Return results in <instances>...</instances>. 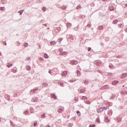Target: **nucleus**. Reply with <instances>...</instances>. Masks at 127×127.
Returning <instances> with one entry per match:
<instances>
[{
	"label": "nucleus",
	"mask_w": 127,
	"mask_h": 127,
	"mask_svg": "<svg viewBox=\"0 0 127 127\" xmlns=\"http://www.w3.org/2000/svg\"><path fill=\"white\" fill-rule=\"evenodd\" d=\"M0 56H1V53L0 52Z\"/></svg>",
	"instance_id": "61"
},
{
	"label": "nucleus",
	"mask_w": 127,
	"mask_h": 127,
	"mask_svg": "<svg viewBox=\"0 0 127 127\" xmlns=\"http://www.w3.org/2000/svg\"><path fill=\"white\" fill-rule=\"evenodd\" d=\"M12 72H13V73H16V72H17V70H16V69H12Z\"/></svg>",
	"instance_id": "34"
},
{
	"label": "nucleus",
	"mask_w": 127,
	"mask_h": 127,
	"mask_svg": "<svg viewBox=\"0 0 127 127\" xmlns=\"http://www.w3.org/2000/svg\"><path fill=\"white\" fill-rule=\"evenodd\" d=\"M108 75L109 77H110V78H113V73H112L111 72H109L108 73Z\"/></svg>",
	"instance_id": "11"
},
{
	"label": "nucleus",
	"mask_w": 127,
	"mask_h": 127,
	"mask_svg": "<svg viewBox=\"0 0 127 127\" xmlns=\"http://www.w3.org/2000/svg\"><path fill=\"white\" fill-rule=\"evenodd\" d=\"M108 116H109V117L112 116V115H113V112L112 111L108 112Z\"/></svg>",
	"instance_id": "14"
},
{
	"label": "nucleus",
	"mask_w": 127,
	"mask_h": 127,
	"mask_svg": "<svg viewBox=\"0 0 127 127\" xmlns=\"http://www.w3.org/2000/svg\"><path fill=\"white\" fill-rule=\"evenodd\" d=\"M88 98L86 96H82L81 98V100H87Z\"/></svg>",
	"instance_id": "20"
},
{
	"label": "nucleus",
	"mask_w": 127,
	"mask_h": 127,
	"mask_svg": "<svg viewBox=\"0 0 127 127\" xmlns=\"http://www.w3.org/2000/svg\"><path fill=\"white\" fill-rule=\"evenodd\" d=\"M105 121L106 122H107V123H109V122H110V120H109V118L108 117H106L105 118Z\"/></svg>",
	"instance_id": "25"
},
{
	"label": "nucleus",
	"mask_w": 127,
	"mask_h": 127,
	"mask_svg": "<svg viewBox=\"0 0 127 127\" xmlns=\"http://www.w3.org/2000/svg\"><path fill=\"white\" fill-rule=\"evenodd\" d=\"M51 98L55 99V100H56L57 99L56 95H55V94H53L51 95Z\"/></svg>",
	"instance_id": "8"
},
{
	"label": "nucleus",
	"mask_w": 127,
	"mask_h": 127,
	"mask_svg": "<svg viewBox=\"0 0 127 127\" xmlns=\"http://www.w3.org/2000/svg\"><path fill=\"white\" fill-rule=\"evenodd\" d=\"M67 36V37H68V39H70V40H74V37H73V36Z\"/></svg>",
	"instance_id": "10"
},
{
	"label": "nucleus",
	"mask_w": 127,
	"mask_h": 127,
	"mask_svg": "<svg viewBox=\"0 0 127 127\" xmlns=\"http://www.w3.org/2000/svg\"><path fill=\"white\" fill-rule=\"evenodd\" d=\"M47 127H50V126H47Z\"/></svg>",
	"instance_id": "63"
},
{
	"label": "nucleus",
	"mask_w": 127,
	"mask_h": 127,
	"mask_svg": "<svg viewBox=\"0 0 127 127\" xmlns=\"http://www.w3.org/2000/svg\"><path fill=\"white\" fill-rule=\"evenodd\" d=\"M51 45H55L56 44V41H53L50 42Z\"/></svg>",
	"instance_id": "13"
},
{
	"label": "nucleus",
	"mask_w": 127,
	"mask_h": 127,
	"mask_svg": "<svg viewBox=\"0 0 127 127\" xmlns=\"http://www.w3.org/2000/svg\"><path fill=\"white\" fill-rule=\"evenodd\" d=\"M42 117L43 118H45V114H44L42 115Z\"/></svg>",
	"instance_id": "54"
},
{
	"label": "nucleus",
	"mask_w": 127,
	"mask_h": 127,
	"mask_svg": "<svg viewBox=\"0 0 127 127\" xmlns=\"http://www.w3.org/2000/svg\"><path fill=\"white\" fill-rule=\"evenodd\" d=\"M26 69L28 71H29V70H30V66L29 65H28L27 67H26Z\"/></svg>",
	"instance_id": "33"
},
{
	"label": "nucleus",
	"mask_w": 127,
	"mask_h": 127,
	"mask_svg": "<svg viewBox=\"0 0 127 127\" xmlns=\"http://www.w3.org/2000/svg\"><path fill=\"white\" fill-rule=\"evenodd\" d=\"M96 122H97V123H100V119L97 118V119H96Z\"/></svg>",
	"instance_id": "44"
},
{
	"label": "nucleus",
	"mask_w": 127,
	"mask_h": 127,
	"mask_svg": "<svg viewBox=\"0 0 127 127\" xmlns=\"http://www.w3.org/2000/svg\"><path fill=\"white\" fill-rule=\"evenodd\" d=\"M18 43L19 44H17V46H19V45H20V43L19 42H18Z\"/></svg>",
	"instance_id": "53"
},
{
	"label": "nucleus",
	"mask_w": 127,
	"mask_h": 127,
	"mask_svg": "<svg viewBox=\"0 0 127 127\" xmlns=\"http://www.w3.org/2000/svg\"><path fill=\"white\" fill-rule=\"evenodd\" d=\"M103 1H107L108 0H102Z\"/></svg>",
	"instance_id": "60"
},
{
	"label": "nucleus",
	"mask_w": 127,
	"mask_h": 127,
	"mask_svg": "<svg viewBox=\"0 0 127 127\" xmlns=\"http://www.w3.org/2000/svg\"><path fill=\"white\" fill-rule=\"evenodd\" d=\"M38 101V98H33V99L32 100V101L34 102L35 103H37Z\"/></svg>",
	"instance_id": "7"
},
{
	"label": "nucleus",
	"mask_w": 127,
	"mask_h": 127,
	"mask_svg": "<svg viewBox=\"0 0 127 127\" xmlns=\"http://www.w3.org/2000/svg\"><path fill=\"white\" fill-rule=\"evenodd\" d=\"M126 77H127V73H124L121 75L122 79H124V78H126Z\"/></svg>",
	"instance_id": "3"
},
{
	"label": "nucleus",
	"mask_w": 127,
	"mask_h": 127,
	"mask_svg": "<svg viewBox=\"0 0 127 127\" xmlns=\"http://www.w3.org/2000/svg\"><path fill=\"white\" fill-rule=\"evenodd\" d=\"M74 101L75 102H78V101H79V99H78V98L77 97H75L74 99Z\"/></svg>",
	"instance_id": "42"
},
{
	"label": "nucleus",
	"mask_w": 127,
	"mask_h": 127,
	"mask_svg": "<svg viewBox=\"0 0 127 127\" xmlns=\"http://www.w3.org/2000/svg\"><path fill=\"white\" fill-rule=\"evenodd\" d=\"M66 74H67V71H64L63 73H62L63 76H66Z\"/></svg>",
	"instance_id": "19"
},
{
	"label": "nucleus",
	"mask_w": 127,
	"mask_h": 127,
	"mask_svg": "<svg viewBox=\"0 0 127 127\" xmlns=\"http://www.w3.org/2000/svg\"><path fill=\"white\" fill-rule=\"evenodd\" d=\"M88 103H89V101H87V102H86V104H89Z\"/></svg>",
	"instance_id": "59"
},
{
	"label": "nucleus",
	"mask_w": 127,
	"mask_h": 127,
	"mask_svg": "<svg viewBox=\"0 0 127 127\" xmlns=\"http://www.w3.org/2000/svg\"><path fill=\"white\" fill-rule=\"evenodd\" d=\"M42 9H43V10H44V11H45V10H46V8L43 7L42 8Z\"/></svg>",
	"instance_id": "46"
},
{
	"label": "nucleus",
	"mask_w": 127,
	"mask_h": 127,
	"mask_svg": "<svg viewBox=\"0 0 127 127\" xmlns=\"http://www.w3.org/2000/svg\"><path fill=\"white\" fill-rule=\"evenodd\" d=\"M35 91H38V88L34 89L33 90H31V94H34L35 93Z\"/></svg>",
	"instance_id": "5"
},
{
	"label": "nucleus",
	"mask_w": 127,
	"mask_h": 127,
	"mask_svg": "<svg viewBox=\"0 0 127 127\" xmlns=\"http://www.w3.org/2000/svg\"><path fill=\"white\" fill-rule=\"evenodd\" d=\"M126 94H127V91H122L121 92V95H126Z\"/></svg>",
	"instance_id": "9"
},
{
	"label": "nucleus",
	"mask_w": 127,
	"mask_h": 127,
	"mask_svg": "<svg viewBox=\"0 0 127 127\" xmlns=\"http://www.w3.org/2000/svg\"><path fill=\"white\" fill-rule=\"evenodd\" d=\"M24 46L25 47H27V46H28V44L27 43H25L24 44Z\"/></svg>",
	"instance_id": "36"
},
{
	"label": "nucleus",
	"mask_w": 127,
	"mask_h": 127,
	"mask_svg": "<svg viewBox=\"0 0 127 127\" xmlns=\"http://www.w3.org/2000/svg\"><path fill=\"white\" fill-rule=\"evenodd\" d=\"M11 66H12V64H7V67H8V68H9V67H11Z\"/></svg>",
	"instance_id": "27"
},
{
	"label": "nucleus",
	"mask_w": 127,
	"mask_h": 127,
	"mask_svg": "<svg viewBox=\"0 0 127 127\" xmlns=\"http://www.w3.org/2000/svg\"><path fill=\"white\" fill-rule=\"evenodd\" d=\"M34 127H36V126H37V123L35 122V123H34Z\"/></svg>",
	"instance_id": "47"
},
{
	"label": "nucleus",
	"mask_w": 127,
	"mask_h": 127,
	"mask_svg": "<svg viewBox=\"0 0 127 127\" xmlns=\"http://www.w3.org/2000/svg\"><path fill=\"white\" fill-rule=\"evenodd\" d=\"M87 26H91V24H88Z\"/></svg>",
	"instance_id": "57"
},
{
	"label": "nucleus",
	"mask_w": 127,
	"mask_h": 127,
	"mask_svg": "<svg viewBox=\"0 0 127 127\" xmlns=\"http://www.w3.org/2000/svg\"><path fill=\"white\" fill-rule=\"evenodd\" d=\"M117 122H122V118L119 117L117 118Z\"/></svg>",
	"instance_id": "22"
},
{
	"label": "nucleus",
	"mask_w": 127,
	"mask_h": 127,
	"mask_svg": "<svg viewBox=\"0 0 127 127\" xmlns=\"http://www.w3.org/2000/svg\"><path fill=\"white\" fill-rule=\"evenodd\" d=\"M91 48L90 47H89L88 49V51H91Z\"/></svg>",
	"instance_id": "52"
},
{
	"label": "nucleus",
	"mask_w": 127,
	"mask_h": 127,
	"mask_svg": "<svg viewBox=\"0 0 127 127\" xmlns=\"http://www.w3.org/2000/svg\"><path fill=\"white\" fill-rule=\"evenodd\" d=\"M76 113H77L78 116H79V117H80V116H81V113H80V111H77L76 112Z\"/></svg>",
	"instance_id": "37"
},
{
	"label": "nucleus",
	"mask_w": 127,
	"mask_h": 127,
	"mask_svg": "<svg viewBox=\"0 0 127 127\" xmlns=\"http://www.w3.org/2000/svg\"><path fill=\"white\" fill-rule=\"evenodd\" d=\"M76 73H77V76H81V72H80V71L77 70Z\"/></svg>",
	"instance_id": "23"
},
{
	"label": "nucleus",
	"mask_w": 127,
	"mask_h": 127,
	"mask_svg": "<svg viewBox=\"0 0 127 127\" xmlns=\"http://www.w3.org/2000/svg\"><path fill=\"white\" fill-rule=\"evenodd\" d=\"M3 45H6V43L5 42H3Z\"/></svg>",
	"instance_id": "55"
},
{
	"label": "nucleus",
	"mask_w": 127,
	"mask_h": 127,
	"mask_svg": "<svg viewBox=\"0 0 127 127\" xmlns=\"http://www.w3.org/2000/svg\"><path fill=\"white\" fill-rule=\"evenodd\" d=\"M43 25H44L45 26H47V24H43Z\"/></svg>",
	"instance_id": "56"
},
{
	"label": "nucleus",
	"mask_w": 127,
	"mask_h": 127,
	"mask_svg": "<svg viewBox=\"0 0 127 127\" xmlns=\"http://www.w3.org/2000/svg\"><path fill=\"white\" fill-rule=\"evenodd\" d=\"M96 65L97 66H100L101 65V63L100 62H97L95 63Z\"/></svg>",
	"instance_id": "18"
},
{
	"label": "nucleus",
	"mask_w": 127,
	"mask_h": 127,
	"mask_svg": "<svg viewBox=\"0 0 127 127\" xmlns=\"http://www.w3.org/2000/svg\"><path fill=\"white\" fill-rule=\"evenodd\" d=\"M49 74H51V75H52V76H53V74H52V71H51V70H49Z\"/></svg>",
	"instance_id": "40"
},
{
	"label": "nucleus",
	"mask_w": 127,
	"mask_h": 127,
	"mask_svg": "<svg viewBox=\"0 0 127 127\" xmlns=\"http://www.w3.org/2000/svg\"><path fill=\"white\" fill-rule=\"evenodd\" d=\"M102 109L103 111H105V110H108V109H109V107L102 106Z\"/></svg>",
	"instance_id": "15"
},
{
	"label": "nucleus",
	"mask_w": 127,
	"mask_h": 127,
	"mask_svg": "<svg viewBox=\"0 0 127 127\" xmlns=\"http://www.w3.org/2000/svg\"><path fill=\"white\" fill-rule=\"evenodd\" d=\"M4 98L6 100H7V101H9V96L8 94H5L4 95Z\"/></svg>",
	"instance_id": "6"
},
{
	"label": "nucleus",
	"mask_w": 127,
	"mask_h": 127,
	"mask_svg": "<svg viewBox=\"0 0 127 127\" xmlns=\"http://www.w3.org/2000/svg\"><path fill=\"white\" fill-rule=\"evenodd\" d=\"M119 26H120L121 28L123 27V24H120Z\"/></svg>",
	"instance_id": "50"
},
{
	"label": "nucleus",
	"mask_w": 127,
	"mask_h": 127,
	"mask_svg": "<svg viewBox=\"0 0 127 127\" xmlns=\"http://www.w3.org/2000/svg\"><path fill=\"white\" fill-rule=\"evenodd\" d=\"M117 84H119V81L118 80H114V81L112 82V85H113V86L117 85Z\"/></svg>",
	"instance_id": "4"
},
{
	"label": "nucleus",
	"mask_w": 127,
	"mask_h": 127,
	"mask_svg": "<svg viewBox=\"0 0 127 127\" xmlns=\"http://www.w3.org/2000/svg\"><path fill=\"white\" fill-rule=\"evenodd\" d=\"M59 84L60 85V86H61L62 87H64V86H63V85H64V84L63 83V82H59Z\"/></svg>",
	"instance_id": "29"
},
{
	"label": "nucleus",
	"mask_w": 127,
	"mask_h": 127,
	"mask_svg": "<svg viewBox=\"0 0 127 127\" xmlns=\"http://www.w3.org/2000/svg\"><path fill=\"white\" fill-rule=\"evenodd\" d=\"M103 28H104V27L102 25L98 27V29L99 30H103Z\"/></svg>",
	"instance_id": "17"
},
{
	"label": "nucleus",
	"mask_w": 127,
	"mask_h": 127,
	"mask_svg": "<svg viewBox=\"0 0 127 127\" xmlns=\"http://www.w3.org/2000/svg\"><path fill=\"white\" fill-rule=\"evenodd\" d=\"M4 9V8H3V7H0V10H3Z\"/></svg>",
	"instance_id": "45"
},
{
	"label": "nucleus",
	"mask_w": 127,
	"mask_h": 127,
	"mask_svg": "<svg viewBox=\"0 0 127 127\" xmlns=\"http://www.w3.org/2000/svg\"><path fill=\"white\" fill-rule=\"evenodd\" d=\"M62 112H63V109H59L58 110V112L59 113H62Z\"/></svg>",
	"instance_id": "31"
},
{
	"label": "nucleus",
	"mask_w": 127,
	"mask_h": 127,
	"mask_svg": "<svg viewBox=\"0 0 127 127\" xmlns=\"http://www.w3.org/2000/svg\"><path fill=\"white\" fill-rule=\"evenodd\" d=\"M125 6H126L127 7V4H125Z\"/></svg>",
	"instance_id": "62"
},
{
	"label": "nucleus",
	"mask_w": 127,
	"mask_h": 127,
	"mask_svg": "<svg viewBox=\"0 0 127 127\" xmlns=\"http://www.w3.org/2000/svg\"><path fill=\"white\" fill-rule=\"evenodd\" d=\"M85 89H81L79 92L80 93H84L85 92Z\"/></svg>",
	"instance_id": "38"
},
{
	"label": "nucleus",
	"mask_w": 127,
	"mask_h": 127,
	"mask_svg": "<svg viewBox=\"0 0 127 127\" xmlns=\"http://www.w3.org/2000/svg\"><path fill=\"white\" fill-rule=\"evenodd\" d=\"M71 26H72V25L71 24V23H67V26L68 27H71Z\"/></svg>",
	"instance_id": "32"
},
{
	"label": "nucleus",
	"mask_w": 127,
	"mask_h": 127,
	"mask_svg": "<svg viewBox=\"0 0 127 127\" xmlns=\"http://www.w3.org/2000/svg\"><path fill=\"white\" fill-rule=\"evenodd\" d=\"M44 58L47 59V58H48V55H47V54H44Z\"/></svg>",
	"instance_id": "21"
},
{
	"label": "nucleus",
	"mask_w": 127,
	"mask_h": 127,
	"mask_svg": "<svg viewBox=\"0 0 127 127\" xmlns=\"http://www.w3.org/2000/svg\"><path fill=\"white\" fill-rule=\"evenodd\" d=\"M76 8V9H81V8H82V6H81L80 5H78L77 6Z\"/></svg>",
	"instance_id": "26"
},
{
	"label": "nucleus",
	"mask_w": 127,
	"mask_h": 127,
	"mask_svg": "<svg viewBox=\"0 0 127 127\" xmlns=\"http://www.w3.org/2000/svg\"><path fill=\"white\" fill-rule=\"evenodd\" d=\"M43 86H44V87H47L48 86V84L46 83H44L43 84Z\"/></svg>",
	"instance_id": "30"
},
{
	"label": "nucleus",
	"mask_w": 127,
	"mask_h": 127,
	"mask_svg": "<svg viewBox=\"0 0 127 127\" xmlns=\"http://www.w3.org/2000/svg\"><path fill=\"white\" fill-rule=\"evenodd\" d=\"M107 105H108V106H111L112 105L111 103H110V102L107 103Z\"/></svg>",
	"instance_id": "49"
},
{
	"label": "nucleus",
	"mask_w": 127,
	"mask_h": 127,
	"mask_svg": "<svg viewBox=\"0 0 127 127\" xmlns=\"http://www.w3.org/2000/svg\"><path fill=\"white\" fill-rule=\"evenodd\" d=\"M97 113H102V112H104V111L103 110V107H101L99 109H97Z\"/></svg>",
	"instance_id": "2"
},
{
	"label": "nucleus",
	"mask_w": 127,
	"mask_h": 127,
	"mask_svg": "<svg viewBox=\"0 0 127 127\" xmlns=\"http://www.w3.org/2000/svg\"><path fill=\"white\" fill-rule=\"evenodd\" d=\"M68 127H72V124H71V123L68 124Z\"/></svg>",
	"instance_id": "48"
},
{
	"label": "nucleus",
	"mask_w": 127,
	"mask_h": 127,
	"mask_svg": "<svg viewBox=\"0 0 127 127\" xmlns=\"http://www.w3.org/2000/svg\"><path fill=\"white\" fill-rule=\"evenodd\" d=\"M62 9H66V8H67V6H64V5H63L62 6Z\"/></svg>",
	"instance_id": "28"
},
{
	"label": "nucleus",
	"mask_w": 127,
	"mask_h": 127,
	"mask_svg": "<svg viewBox=\"0 0 127 127\" xmlns=\"http://www.w3.org/2000/svg\"><path fill=\"white\" fill-rule=\"evenodd\" d=\"M110 68H111V65H109Z\"/></svg>",
	"instance_id": "64"
},
{
	"label": "nucleus",
	"mask_w": 127,
	"mask_h": 127,
	"mask_svg": "<svg viewBox=\"0 0 127 127\" xmlns=\"http://www.w3.org/2000/svg\"><path fill=\"white\" fill-rule=\"evenodd\" d=\"M96 127V125L93 124V125H90L89 126V127Z\"/></svg>",
	"instance_id": "39"
},
{
	"label": "nucleus",
	"mask_w": 127,
	"mask_h": 127,
	"mask_svg": "<svg viewBox=\"0 0 127 127\" xmlns=\"http://www.w3.org/2000/svg\"><path fill=\"white\" fill-rule=\"evenodd\" d=\"M29 59H30V57H28L26 58V60H27L28 61L29 60Z\"/></svg>",
	"instance_id": "51"
},
{
	"label": "nucleus",
	"mask_w": 127,
	"mask_h": 127,
	"mask_svg": "<svg viewBox=\"0 0 127 127\" xmlns=\"http://www.w3.org/2000/svg\"><path fill=\"white\" fill-rule=\"evenodd\" d=\"M27 114H28V111L27 110L25 111L24 114L25 115H27Z\"/></svg>",
	"instance_id": "43"
},
{
	"label": "nucleus",
	"mask_w": 127,
	"mask_h": 127,
	"mask_svg": "<svg viewBox=\"0 0 127 127\" xmlns=\"http://www.w3.org/2000/svg\"><path fill=\"white\" fill-rule=\"evenodd\" d=\"M70 63H71L72 65H76L78 64V62L76 60H71Z\"/></svg>",
	"instance_id": "1"
},
{
	"label": "nucleus",
	"mask_w": 127,
	"mask_h": 127,
	"mask_svg": "<svg viewBox=\"0 0 127 127\" xmlns=\"http://www.w3.org/2000/svg\"><path fill=\"white\" fill-rule=\"evenodd\" d=\"M24 11L23 10H21L18 11V13H20V15H21L22 14L23 12Z\"/></svg>",
	"instance_id": "24"
},
{
	"label": "nucleus",
	"mask_w": 127,
	"mask_h": 127,
	"mask_svg": "<svg viewBox=\"0 0 127 127\" xmlns=\"http://www.w3.org/2000/svg\"><path fill=\"white\" fill-rule=\"evenodd\" d=\"M84 84H88L89 83V81L88 80H84Z\"/></svg>",
	"instance_id": "41"
},
{
	"label": "nucleus",
	"mask_w": 127,
	"mask_h": 127,
	"mask_svg": "<svg viewBox=\"0 0 127 127\" xmlns=\"http://www.w3.org/2000/svg\"><path fill=\"white\" fill-rule=\"evenodd\" d=\"M66 54H67V52H63L60 53V55H62V56L66 55Z\"/></svg>",
	"instance_id": "12"
},
{
	"label": "nucleus",
	"mask_w": 127,
	"mask_h": 127,
	"mask_svg": "<svg viewBox=\"0 0 127 127\" xmlns=\"http://www.w3.org/2000/svg\"><path fill=\"white\" fill-rule=\"evenodd\" d=\"M113 23H114V24H116V23H118V20H117V19L114 20L113 21Z\"/></svg>",
	"instance_id": "35"
},
{
	"label": "nucleus",
	"mask_w": 127,
	"mask_h": 127,
	"mask_svg": "<svg viewBox=\"0 0 127 127\" xmlns=\"http://www.w3.org/2000/svg\"><path fill=\"white\" fill-rule=\"evenodd\" d=\"M63 49H60V51H63Z\"/></svg>",
	"instance_id": "58"
},
{
	"label": "nucleus",
	"mask_w": 127,
	"mask_h": 127,
	"mask_svg": "<svg viewBox=\"0 0 127 127\" xmlns=\"http://www.w3.org/2000/svg\"><path fill=\"white\" fill-rule=\"evenodd\" d=\"M10 124L11 127H15V125L13 124V122H12L11 121H10Z\"/></svg>",
	"instance_id": "16"
}]
</instances>
